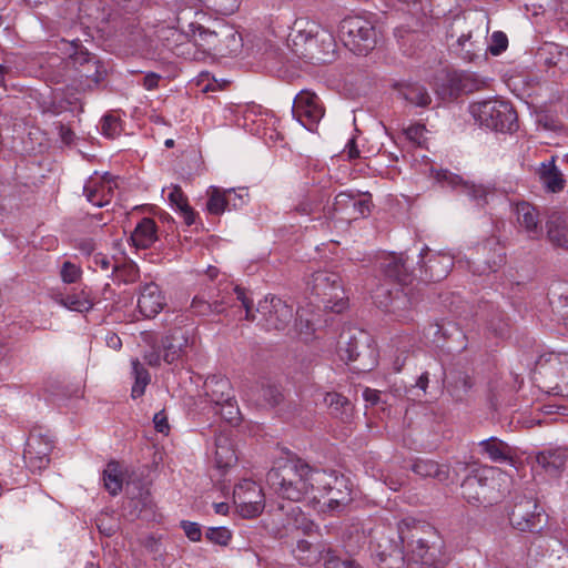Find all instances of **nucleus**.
Segmentation results:
<instances>
[{
	"label": "nucleus",
	"instance_id": "nucleus-1",
	"mask_svg": "<svg viewBox=\"0 0 568 568\" xmlns=\"http://www.w3.org/2000/svg\"><path fill=\"white\" fill-rule=\"evenodd\" d=\"M318 473L301 458L285 459L268 470L266 483L277 496L297 503L316 491Z\"/></svg>",
	"mask_w": 568,
	"mask_h": 568
},
{
	"label": "nucleus",
	"instance_id": "nucleus-2",
	"mask_svg": "<svg viewBox=\"0 0 568 568\" xmlns=\"http://www.w3.org/2000/svg\"><path fill=\"white\" fill-rule=\"evenodd\" d=\"M287 43L295 55L312 63H329L336 57L333 33L306 19H297L294 22Z\"/></svg>",
	"mask_w": 568,
	"mask_h": 568
},
{
	"label": "nucleus",
	"instance_id": "nucleus-3",
	"mask_svg": "<svg viewBox=\"0 0 568 568\" xmlns=\"http://www.w3.org/2000/svg\"><path fill=\"white\" fill-rule=\"evenodd\" d=\"M470 113L480 125L497 132H513L518 128L517 112L506 101L475 102L470 105Z\"/></svg>",
	"mask_w": 568,
	"mask_h": 568
},
{
	"label": "nucleus",
	"instance_id": "nucleus-4",
	"mask_svg": "<svg viewBox=\"0 0 568 568\" xmlns=\"http://www.w3.org/2000/svg\"><path fill=\"white\" fill-rule=\"evenodd\" d=\"M344 44L356 54H367L377 42V32L371 20L362 16L344 18L338 28Z\"/></svg>",
	"mask_w": 568,
	"mask_h": 568
},
{
	"label": "nucleus",
	"instance_id": "nucleus-5",
	"mask_svg": "<svg viewBox=\"0 0 568 568\" xmlns=\"http://www.w3.org/2000/svg\"><path fill=\"white\" fill-rule=\"evenodd\" d=\"M373 297L379 308L393 314L399 322L412 321L414 310L422 301L420 291L416 288L396 290L394 295L390 291L378 288Z\"/></svg>",
	"mask_w": 568,
	"mask_h": 568
},
{
	"label": "nucleus",
	"instance_id": "nucleus-6",
	"mask_svg": "<svg viewBox=\"0 0 568 568\" xmlns=\"http://www.w3.org/2000/svg\"><path fill=\"white\" fill-rule=\"evenodd\" d=\"M509 521L520 531L539 532L547 524V515L532 496L516 497Z\"/></svg>",
	"mask_w": 568,
	"mask_h": 568
},
{
	"label": "nucleus",
	"instance_id": "nucleus-7",
	"mask_svg": "<svg viewBox=\"0 0 568 568\" xmlns=\"http://www.w3.org/2000/svg\"><path fill=\"white\" fill-rule=\"evenodd\" d=\"M308 285L312 293L322 298L325 307L337 313L344 308V290L337 273L317 271L312 274Z\"/></svg>",
	"mask_w": 568,
	"mask_h": 568
},
{
	"label": "nucleus",
	"instance_id": "nucleus-8",
	"mask_svg": "<svg viewBox=\"0 0 568 568\" xmlns=\"http://www.w3.org/2000/svg\"><path fill=\"white\" fill-rule=\"evenodd\" d=\"M195 37L199 45L222 55L236 53L241 48V36L229 26H220L216 30L199 26Z\"/></svg>",
	"mask_w": 568,
	"mask_h": 568
},
{
	"label": "nucleus",
	"instance_id": "nucleus-9",
	"mask_svg": "<svg viewBox=\"0 0 568 568\" xmlns=\"http://www.w3.org/2000/svg\"><path fill=\"white\" fill-rule=\"evenodd\" d=\"M316 491L320 493V496L314 495V499L324 498L323 505L331 511H341L352 501L346 480L325 470L318 473Z\"/></svg>",
	"mask_w": 568,
	"mask_h": 568
},
{
	"label": "nucleus",
	"instance_id": "nucleus-10",
	"mask_svg": "<svg viewBox=\"0 0 568 568\" xmlns=\"http://www.w3.org/2000/svg\"><path fill=\"white\" fill-rule=\"evenodd\" d=\"M372 200L371 195L359 192H341L335 196V200L327 211L324 209V216L333 219L335 215L341 214L343 219L348 221L364 217L371 213Z\"/></svg>",
	"mask_w": 568,
	"mask_h": 568
},
{
	"label": "nucleus",
	"instance_id": "nucleus-11",
	"mask_svg": "<svg viewBox=\"0 0 568 568\" xmlns=\"http://www.w3.org/2000/svg\"><path fill=\"white\" fill-rule=\"evenodd\" d=\"M256 312L261 315L260 323L267 329H285L293 320V306L276 296H266L260 301Z\"/></svg>",
	"mask_w": 568,
	"mask_h": 568
},
{
	"label": "nucleus",
	"instance_id": "nucleus-12",
	"mask_svg": "<svg viewBox=\"0 0 568 568\" xmlns=\"http://www.w3.org/2000/svg\"><path fill=\"white\" fill-rule=\"evenodd\" d=\"M506 263L504 245L496 236H490L476 246V258L469 265L475 274L497 272Z\"/></svg>",
	"mask_w": 568,
	"mask_h": 568
},
{
	"label": "nucleus",
	"instance_id": "nucleus-13",
	"mask_svg": "<svg viewBox=\"0 0 568 568\" xmlns=\"http://www.w3.org/2000/svg\"><path fill=\"white\" fill-rule=\"evenodd\" d=\"M409 559L407 568H443L444 560L440 558V548L430 544V540L418 536L415 528L410 531Z\"/></svg>",
	"mask_w": 568,
	"mask_h": 568
},
{
	"label": "nucleus",
	"instance_id": "nucleus-14",
	"mask_svg": "<svg viewBox=\"0 0 568 568\" xmlns=\"http://www.w3.org/2000/svg\"><path fill=\"white\" fill-rule=\"evenodd\" d=\"M233 500L240 515L245 518L260 515L265 505L262 488L255 481L248 479L234 487Z\"/></svg>",
	"mask_w": 568,
	"mask_h": 568
},
{
	"label": "nucleus",
	"instance_id": "nucleus-15",
	"mask_svg": "<svg viewBox=\"0 0 568 568\" xmlns=\"http://www.w3.org/2000/svg\"><path fill=\"white\" fill-rule=\"evenodd\" d=\"M292 114L305 129L314 131L324 116V106L315 93L303 90L293 101Z\"/></svg>",
	"mask_w": 568,
	"mask_h": 568
},
{
	"label": "nucleus",
	"instance_id": "nucleus-16",
	"mask_svg": "<svg viewBox=\"0 0 568 568\" xmlns=\"http://www.w3.org/2000/svg\"><path fill=\"white\" fill-rule=\"evenodd\" d=\"M378 267L387 281L400 286H408L415 277L413 268L408 265V257L404 253H389L381 256Z\"/></svg>",
	"mask_w": 568,
	"mask_h": 568
},
{
	"label": "nucleus",
	"instance_id": "nucleus-17",
	"mask_svg": "<svg viewBox=\"0 0 568 568\" xmlns=\"http://www.w3.org/2000/svg\"><path fill=\"white\" fill-rule=\"evenodd\" d=\"M488 477L479 473H473L463 480L462 496L466 501L474 506L491 505L494 501V487Z\"/></svg>",
	"mask_w": 568,
	"mask_h": 568
},
{
	"label": "nucleus",
	"instance_id": "nucleus-18",
	"mask_svg": "<svg viewBox=\"0 0 568 568\" xmlns=\"http://www.w3.org/2000/svg\"><path fill=\"white\" fill-rule=\"evenodd\" d=\"M52 448L53 445L49 437L31 433L23 452L26 465L33 471L47 468Z\"/></svg>",
	"mask_w": 568,
	"mask_h": 568
},
{
	"label": "nucleus",
	"instance_id": "nucleus-19",
	"mask_svg": "<svg viewBox=\"0 0 568 568\" xmlns=\"http://www.w3.org/2000/svg\"><path fill=\"white\" fill-rule=\"evenodd\" d=\"M428 253V247L420 251V261L418 262L420 264L419 277L424 281L439 282L449 274L454 265L453 257L445 253H434L425 261V256Z\"/></svg>",
	"mask_w": 568,
	"mask_h": 568
},
{
	"label": "nucleus",
	"instance_id": "nucleus-20",
	"mask_svg": "<svg viewBox=\"0 0 568 568\" xmlns=\"http://www.w3.org/2000/svg\"><path fill=\"white\" fill-rule=\"evenodd\" d=\"M116 183L113 176L109 173L104 175L90 176L83 186V193L91 204L102 207L108 205L113 196Z\"/></svg>",
	"mask_w": 568,
	"mask_h": 568
},
{
	"label": "nucleus",
	"instance_id": "nucleus-21",
	"mask_svg": "<svg viewBox=\"0 0 568 568\" xmlns=\"http://www.w3.org/2000/svg\"><path fill=\"white\" fill-rule=\"evenodd\" d=\"M518 229L525 232L530 240H538L542 235V225L538 209L529 202L521 201L514 205Z\"/></svg>",
	"mask_w": 568,
	"mask_h": 568
},
{
	"label": "nucleus",
	"instance_id": "nucleus-22",
	"mask_svg": "<svg viewBox=\"0 0 568 568\" xmlns=\"http://www.w3.org/2000/svg\"><path fill=\"white\" fill-rule=\"evenodd\" d=\"M108 70L103 62L95 58L72 78V87L78 92L93 91L105 80Z\"/></svg>",
	"mask_w": 568,
	"mask_h": 568
},
{
	"label": "nucleus",
	"instance_id": "nucleus-23",
	"mask_svg": "<svg viewBox=\"0 0 568 568\" xmlns=\"http://www.w3.org/2000/svg\"><path fill=\"white\" fill-rule=\"evenodd\" d=\"M403 540L404 537L399 536L398 540L382 538L377 542L375 556L379 568H403L405 564V556L402 547Z\"/></svg>",
	"mask_w": 568,
	"mask_h": 568
},
{
	"label": "nucleus",
	"instance_id": "nucleus-24",
	"mask_svg": "<svg viewBox=\"0 0 568 568\" xmlns=\"http://www.w3.org/2000/svg\"><path fill=\"white\" fill-rule=\"evenodd\" d=\"M165 305V297L158 284L149 282L140 286L138 308L144 317H155Z\"/></svg>",
	"mask_w": 568,
	"mask_h": 568
},
{
	"label": "nucleus",
	"instance_id": "nucleus-25",
	"mask_svg": "<svg viewBox=\"0 0 568 568\" xmlns=\"http://www.w3.org/2000/svg\"><path fill=\"white\" fill-rule=\"evenodd\" d=\"M484 81L468 72L453 71L447 73L446 87L449 98H457L463 93H473L484 87Z\"/></svg>",
	"mask_w": 568,
	"mask_h": 568
},
{
	"label": "nucleus",
	"instance_id": "nucleus-26",
	"mask_svg": "<svg viewBox=\"0 0 568 568\" xmlns=\"http://www.w3.org/2000/svg\"><path fill=\"white\" fill-rule=\"evenodd\" d=\"M189 343V336L182 328H174L162 338L163 361L173 364L182 358Z\"/></svg>",
	"mask_w": 568,
	"mask_h": 568
},
{
	"label": "nucleus",
	"instance_id": "nucleus-27",
	"mask_svg": "<svg viewBox=\"0 0 568 568\" xmlns=\"http://www.w3.org/2000/svg\"><path fill=\"white\" fill-rule=\"evenodd\" d=\"M537 61L546 68L558 69L560 72L568 70V49L554 42L544 43L536 53Z\"/></svg>",
	"mask_w": 568,
	"mask_h": 568
},
{
	"label": "nucleus",
	"instance_id": "nucleus-28",
	"mask_svg": "<svg viewBox=\"0 0 568 568\" xmlns=\"http://www.w3.org/2000/svg\"><path fill=\"white\" fill-rule=\"evenodd\" d=\"M546 229L549 242L568 251V214L552 212L548 216Z\"/></svg>",
	"mask_w": 568,
	"mask_h": 568
},
{
	"label": "nucleus",
	"instance_id": "nucleus-29",
	"mask_svg": "<svg viewBox=\"0 0 568 568\" xmlns=\"http://www.w3.org/2000/svg\"><path fill=\"white\" fill-rule=\"evenodd\" d=\"M204 390L205 395L215 405L234 399L231 382L224 376L213 375L207 377L204 383Z\"/></svg>",
	"mask_w": 568,
	"mask_h": 568
},
{
	"label": "nucleus",
	"instance_id": "nucleus-30",
	"mask_svg": "<svg viewBox=\"0 0 568 568\" xmlns=\"http://www.w3.org/2000/svg\"><path fill=\"white\" fill-rule=\"evenodd\" d=\"M54 301L67 310L79 313H87L94 305L91 293L87 287L65 295L58 294L54 296Z\"/></svg>",
	"mask_w": 568,
	"mask_h": 568
},
{
	"label": "nucleus",
	"instance_id": "nucleus-31",
	"mask_svg": "<svg viewBox=\"0 0 568 568\" xmlns=\"http://www.w3.org/2000/svg\"><path fill=\"white\" fill-rule=\"evenodd\" d=\"M410 469L422 478H433L439 483L448 481L450 474L449 466L440 465L432 459L417 458Z\"/></svg>",
	"mask_w": 568,
	"mask_h": 568
},
{
	"label": "nucleus",
	"instance_id": "nucleus-32",
	"mask_svg": "<svg viewBox=\"0 0 568 568\" xmlns=\"http://www.w3.org/2000/svg\"><path fill=\"white\" fill-rule=\"evenodd\" d=\"M324 200L325 196L317 190L301 193L297 195L292 211L298 215H315L321 211L324 212V209L327 211V207L323 206Z\"/></svg>",
	"mask_w": 568,
	"mask_h": 568
},
{
	"label": "nucleus",
	"instance_id": "nucleus-33",
	"mask_svg": "<svg viewBox=\"0 0 568 568\" xmlns=\"http://www.w3.org/2000/svg\"><path fill=\"white\" fill-rule=\"evenodd\" d=\"M479 447L494 463H514V449L496 437L481 440Z\"/></svg>",
	"mask_w": 568,
	"mask_h": 568
},
{
	"label": "nucleus",
	"instance_id": "nucleus-34",
	"mask_svg": "<svg viewBox=\"0 0 568 568\" xmlns=\"http://www.w3.org/2000/svg\"><path fill=\"white\" fill-rule=\"evenodd\" d=\"M326 550L327 549L320 544L314 545L307 540L301 539L296 542L293 555L301 565L313 566L322 559L325 561Z\"/></svg>",
	"mask_w": 568,
	"mask_h": 568
},
{
	"label": "nucleus",
	"instance_id": "nucleus-35",
	"mask_svg": "<svg viewBox=\"0 0 568 568\" xmlns=\"http://www.w3.org/2000/svg\"><path fill=\"white\" fill-rule=\"evenodd\" d=\"M365 348L361 338L352 331H344L338 339V353L343 359L354 362L361 356L362 349Z\"/></svg>",
	"mask_w": 568,
	"mask_h": 568
},
{
	"label": "nucleus",
	"instance_id": "nucleus-36",
	"mask_svg": "<svg viewBox=\"0 0 568 568\" xmlns=\"http://www.w3.org/2000/svg\"><path fill=\"white\" fill-rule=\"evenodd\" d=\"M538 174L547 191L557 193L564 190L566 181L554 159L547 163H541Z\"/></svg>",
	"mask_w": 568,
	"mask_h": 568
},
{
	"label": "nucleus",
	"instance_id": "nucleus-37",
	"mask_svg": "<svg viewBox=\"0 0 568 568\" xmlns=\"http://www.w3.org/2000/svg\"><path fill=\"white\" fill-rule=\"evenodd\" d=\"M131 241L138 248H148L156 241V225L154 220L144 217L131 234Z\"/></svg>",
	"mask_w": 568,
	"mask_h": 568
},
{
	"label": "nucleus",
	"instance_id": "nucleus-38",
	"mask_svg": "<svg viewBox=\"0 0 568 568\" xmlns=\"http://www.w3.org/2000/svg\"><path fill=\"white\" fill-rule=\"evenodd\" d=\"M568 450L562 448L548 449L540 452L536 460L549 474H558L565 466Z\"/></svg>",
	"mask_w": 568,
	"mask_h": 568
},
{
	"label": "nucleus",
	"instance_id": "nucleus-39",
	"mask_svg": "<svg viewBox=\"0 0 568 568\" xmlns=\"http://www.w3.org/2000/svg\"><path fill=\"white\" fill-rule=\"evenodd\" d=\"M324 402L329 409V414L343 422H347L353 414L351 400L339 393H326Z\"/></svg>",
	"mask_w": 568,
	"mask_h": 568
},
{
	"label": "nucleus",
	"instance_id": "nucleus-40",
	"mask_svg": "<svg viewBox=\"0 0 568 568\" xmlns=\"http://www.w3.org/2000/svg\"><path fill=\"white\" fill-rule=\"evenodd\" d=\"M399 93L407 102L419 108H426L432 102V98L427 89L417 83H407L402 85Z\"/></svg>",
	"mask_w": 568,
	"mask_h": 568
},
{
	"label": "nucleus",
	"instance_id": "nucleus-41",
	"mask_svg": "<svg viewBox=\"0 0 568 568\" xmlns=\"http://www.w3.org/2000/svg\"><path fill=\"white\" fill-rule=\"evenodd\" d=\"M215 447V463L219 468H229L237 462L235 450L226 437L216 438Z\"/></svg>",
	"mask_w": 568,
	"mask_h": 568
},
{
	"label": "nucleus",
	"instance_id": "nucleus-42",
	"mask_svg": "<svg viewBox=\"0 0 568 568\" xmlns=\"http://www.w3.org/2000/svg\"><path fill=\"white\" fill-rule=\"evenodd\" d=\"M549 302L552 311L568 326V286L559 285L549 293Z\"/></svg>",
	"mask_w": 568,
	"mask_h": 568
},
{
	"label": "nucleus",
	"instance_id": "nucleus-43",
	"mask_svg": "<svg viewBox=\"0 0 568 568\" xmlns=\"http://www.w3.org/2000/svg\"><path fill=\"white\" fill-rule=\"evenodd\" d=\"M105 489L113 496L118 495L123 485L122 467L118 462H110L103 470Z\"/></svg>",
	"mask_w": 568,
	"mask_h": 568
},
{
	"label": "nucleus",
	"instance_id": "nucleus-44",
	"mask_svg": "<svg viewBox=\"0 0 568 568\" xmlns=\"http://www.w3.org/2000/svg\"><path fill=\"white\" fill-rule=\"evenodd\" d=\"M227 303L222 300H214L213 302L206 301L202 296H194L191 303V308L194 314L199 316H209L211 314H222L226 308Z\"/></svg>",
	"mask_w": 568,
	"mask_h": 568
},
{
	"label": "nucleus",
	"instance_id": "nucleus-45",
	"mask_svg": "<svg viewBox=\"0 0 568 568\" xmlns=\"http://www.w3.org/2000/svg\"><path fill=\"white\" fill-rule=\"evenodd\" d=\"M207 195L206 210L210 214L220 215L226 209H230L231 199L230 195L227 196L225 190L211 186L207 191Z\"/></svg>",
	"mask_w": 568,
	"mask_h": 568
},
{
	"label": "nucleus",
	"instance_id": "nucleus-46",
	"mask_svg": "<svg viewBox=\"0 0 568 568\" xmlns=\"http://www.w3.org/2000/svg\"><path fill=\"white\" fill-rule=\"evenodd\" d=\"M79 13L81 18L85 17L89 22L106 19L102 0H82L79 4Z\"/></svg>",
	"mask_w": 568,
	"mask_h": 568
},
{
	"label": "nucleus",
	"instance_id": "nucleus-47",
	"mask_svg": "<svg viewBox=\"0 0 568 568\" xmlns=\"http://www.w3.org/2000/svg\"><path fill=\"white\" fill-rule=\"evenodd\" d=\"M70 47L72 52L69 54V59L74 69V74L79 72L80 68H84L85 64H89L97 58L81 47L79 39L70 41Z\"/></svg>",
	"mask_w": 568,
	"mask_h": 568
},
{
	"label": "nucleus",
	"instance_id": "nucleus-48",
	"mask_svg": "<svg viewBox=\"0 0 568 568\" xmlns=\"http://www.w3.org/2000/svg\"><path fill=\"white\" fill-rule=\"evenodd\" d=\"M132 367H133L135 383L132 386L131 395L133 398H138L144 394L145 387L150 382V374L140 364V362L138 359L132 361Z\"/></svg>",
	"mask_w": 568,
	"mask_h": 568
},
{
	"label": "nucleus",
	"instance_id": "nucleus-49",
	"mask_svg": "<svg viewBox=\"0 0 568 568\" xmlns=\"http://www.w3.org/2000/svg\"><path fill=\"white\" fill-rule=\"evenodd\" d=\"M114 278L125 284L134 283L140 277V271L135 263L132 261L118 263L116 271L113 274Z\"/></svg>",
	"mask_w": 568,
	"mask_h": 568
},
{
	"label": "nucleus",
	"instance_id": "nucleus-50",
	"mask_svg": "<svg viewBox=\"0 0 568 568\" xmlns=\"http://www.w3.org/2000/svg\"><path fill=\"white\" fill-rule=\"evenodd\" d=\"M460 192L469 196L478 205H484L487 203V196L490 194V189L484 185L465 182L462 184Z\"/></svg>",
	"mask_w": 568,
	"mask_h": 568
},
{
	"label": "nucleus",
	"instance_id": "nucleus-51",
	"mask_svg": "<svg viewBox=\"0 0 568 568\" xmlns=\"http://www.w3.org/2000/svg\"><path fill=\"white\" fill-rule=\"evenodd\" d=\"M258 392L260 400L264 406L275 407L283 399L281 389L275 385H262Z\"/></svg>",
	"mask_w": 568,
	"mask_h": 568
},
{
	"label": "nucleus",
	"instance_id": "nucleus-52",
	"mask_svg": "<svg viewBox=\"0 0 568 568\" xmlns=\"http://www.w3.org/2000/svg\"><path fill=\"white\" fill-rule=\"evenodd\" d=\"M122 131L120 120L112 115L106 114L101 120V132L104 136L109 139H114L115 136L120 135Z\"/></svg>",
	"mask_w": 568,
	"mask_h": 568
},
{
	"label": "nucleus",
	"instance_id": "nucleus-53",
	"mask_svg": "<svg viewBox=\"0 0 568 568\" xmlns=\"http://www.w3.org/2000/svg\"><path fill=\"white\" fill-rule=\"evenodd\" d=\"M471 34H462L457 39V45L459 48V54L464 60L473 61L477 55L475 42L470 41Z\"/></svg>",
	"mask_w": 568,
	"mask_h": 568
},
{
	"label": "nucleus",
	"instance_id": "nucleus-54",
	"mask_svg": "<svg viewBox=\"0 0 568 568\" xmlns=\"http://www.w3.org/2000/svg\"><path fill=\"white\" fill-rule=\"evenodd\" d=\"M82 275V270L80 266L75 265L70 261H65L62 264L60 276L63 283L73 284L77 283Z\"/></svg>",
	"mask_w": 568,
	"mask_h": 568
},
{
	"label": "nucleus",
	"instance_id": "nucleus-55",
	"mask_svg": "<svg viewBox=\"0 0 568 568\" xmlns=\"http://www.w3.org/2000/svg\"><path fill=\"white\" fill-rule=\"evenodd\" d=\"M325 568H359V566L352 559H341L332 549L326 550Z\"/></svg>",
	"mask_w": 568,
	"mask_h": 568
},
{
	"label": "nucleus",
	"instance_id": "nucleus-56",
	"mask_svg": "<svg viewBox=\"0 0 568 568\" xmlns=\"http://www.w3.org/2000/svg\"><path fill=\"white\" fill-rule=\"evenodd\" d=\"M434 178L443 186L447 185L453 189L459 187L462 190V184L465 183L459 175L454 174L448 170L436 171Z\"/></svg>",
	"mask_w": 568,
	"mask_h": 568
},
{
	"label": "nucleus",
	"instance_id": "nucleus-57",
	"mask_svg": "<svg viewBox=\"0 0 568 568\" xmlns=\"http://www.w3.org/2000/svg\"><path fill=\"white\" fill-rule=\"evenodd\" d=\"M118 261L103 253H97L93 255L94 271L110 272L111 275L116 271Z\"/></svg>",
	"mask_w": 568,
	"mask_h": 568
},
{
	"label": "nucleus",
	"instance_id": "nucleus-58",
	"mask_svg": "<svg viewBox=\"0 0 568 568\" xmlns=\"http://www.w3.org/2000/svg\"><path fill=\"white\" fill-rule=\"evenodd\" d=\"M205 536L210 541L216 545L226 546L231 540L232 534L225 527H212L207 529Z\"/></svg>",
	"mask_w": 568,
	"mask_h": 568
},
{
	"label": "nucleus",
	"instance_id": "nucleus-59",
	"mask_svg": "<svg viewBox=\"0 0 568 568\" xmlns=\"http://www.w3.org/2000/svg\"><path fill=\"white\" fill-rule=\"evenodd\" d=\"M216 406L221 407L219 414L229 423L235 424L240 419V409L234 399H230L229 402H224L223 404H217Z\"/></svg>",
	"mask_w": 568,
	"mask_h": 568
},
{
	"label": "nucleus",
	"instance_id": "nucleus-60",
	"mask_svg": "<svg viewBox=\"0 0 568 568\" xmlns=\"http://www.w3.org/2000/svg\"><path fill=\"white\" fill-rule=\"evenodd\" d=\"M560 364V355L555 353L544 354L536 361V371L541 374L547 371V366L550 371H556Z\"/></svg>",
	"mask_w": 568,
	"mask_h": 568
},
{
	"label": "nucleus",
	"instance_id": "nucleus-61",
	"mask_svg": "<svg viewBox=\"0 0 568 568\" xmlns=\"http://www.w3.org/2000/svg\"><path fill=\"white\" fill-rule=\"evenodd\" d=\"M426 132V128L423 124H414L408 126L404 133L406 138L413 142L414 144L420 146L425 141L424 134Z\"/></svg>",
	"mask_w": 568,
	"mask_h": 568
},
{
	"label": "nucleus",
	"instance_id": "nucleus-62",
	"mask_svg": "<svg viewBox=\"0 0 568 568\" xmlns=\"http://www.w3.org/2000/svg\"><path fill=\"white\" fill-rule=\"evenodd\" d=\"M491 40L493 44L489 48L491 54L498 55L506 50L508 45V39L505 33L500 31L494 32L491 36Z\"/></svg>",
	"mask_w": 568,
	"mask_h": 568
},
{
	"label": "nucleus",
	"instance_id": "nucleus-63",
	"mask_svg": "<svg viewBox=\"0 0 568 568\" xmlns=\"http://www.w3.org/2000/svg\"><path fill=\"white\" fill-rule=\"evenodd\" d=\"M240 0H214L211 7L222 14H232L239 8Z\"/></svg>",
	"mask_w": 568,
	"mask_h": 568
},
{
	"label": "nucleus",
	"instance_id": "nucleus-64",
	"mask_svg": "<svg viewBox=\"0 0 568 568\" xmlns=\"http://www.w3.org/2000/svg\"><path fill=\"white\" fill-rule=\"evenodd\" d=\"M169 200L180 211L182 207L189 205L187 197L184 195L182 189L179 185H173L169 194Z\"/></svg>",
	"mask_w": 568,
	"mask_h": 568
}]
</instances>
